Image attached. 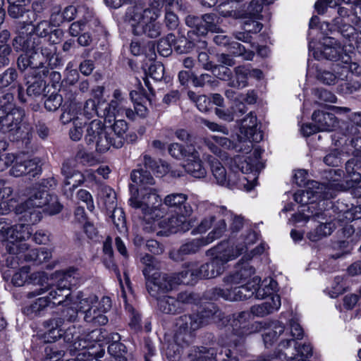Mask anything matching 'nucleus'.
Segmentation results:
<instances>
[{"mask_svg": "<svg viewBox=\"0 0 361 361\" xmlns=\"http://www.w3.org/2000/svg\"><path fill=\"white\" fill-rule=\"evenodd\" d=\"M63 323L64 319L61 317L51 318L44 322V326L47 329L46 338L48 342L54 341L62 336L61 329L60 328Z\"/></svg>", "mask_w": 361, "mask_h": 361, "instance_id": "nucleus-39", "label": "nucleus"}, {"mask_svg": "<svg viewBox=\"0 0 361 361\" xmlns=\"http://www.w3.org/2000/svg\"><path fill=\"white\" fill-rule=\"evenodd\" d=\"M10 256L6 259L7 265L16 268L23 262H31L35 264L37 249H30L26 243H13L8 246Z\"/></svg>", "mask_w": 361, "mask_h": 361, "instance_id": "nucleus-14", "label": "nucleus"}, {"mask_svg": "<svg viewBox=\"0 0 361 361\" xmlns=\"http://www.w3.org/2000/svg\"><path fill=\"white\" fill-rule=\"evenodd\" d=\"M303 192L307 195L305 197H302V205L309 204L307 211L319 212L322 211L321 209H316V205L314 204L315 199L328 200L333 198L336 194L335 191L329 186V185L320 184L316 190L313 191L311 189L303 190Z\"/></svg>", "mask_w": 361, "mask_h": 361, "instance_id": "nucleus-22", "label": "nucleus"}, {"mask_svg": "<svg viewBox=\"0 0 361 361\" xmlns=\"http://www.w3.org/2000/svg\"><path fill=\"white\" fill-rule=\"evenodd\" d=\"M228 51L234 56H242L245 60L251 61L254 57V52L247 51L244 46L234 41H231L228 46Z\"/></svg>", "mask_w": 361, "mask_h": 361, "instance_id": "nucleus-53", "label": "nucleus"}, {"mask_svg": "<svg viewBox=\"0 0 361 361\" xmlns=\"http://www.w3.org/2000/svg\"><path fill=\"white\" fill-rule=\"evenodd\" d=\"M34 71L32 74L26 76L27 95L32 99L42 94L46 87L44 78L48 76L49 68Z\"/></svg>", "mask_w": 361, "mask_h": 361, "instance_id": "nucleus-20", "label": "nucleus"}, {"mask_svg": "<svg viewBox=\"0 0 361 361\" xmlns=\"http://www.w3.org/2000/svg\"><path fill=\"white\" fill-rule=\"evenodd\" d=\"M206 159L209 164L211 171L217 184L232 188L238 185V178L236 173L232 171L227 174L226 169L215 157L207 155Z\"/></svg>", "mask_w": 361, "mask_h": 361, "instance_id": "nucleus-19", "label": "nucleus"}, {"mask_svg": "<svg viewBox=\"0 0 361 361\" xmlns=\"http://www.w3.org/2000/svg\"><path fill=\"white\" fill-rule=\"evenodd\" d=\"M312 119L316 123L318 131L331 132L338 126V120L332 113L324 111H314Z\"/></svg>", "mask_w": 361, "mask_h": 361, "instance_id": "nucleus-27", "label": "nucleus"}, {"mask_svg": "<svg viewBox=\"0 0 361 361\" xmlns=\"http://www.w3.org/2000/svg\"><path fill=\"white\" fill-rule=\"evenodd\" d=\"M129 202L132 207L141 209L145 215L153 219L162 218L169 212L175 213L176 215L167 220V227L171 233L185 232L190 229L188 218L192 215L193 209L188 202L186 194L173 192L161 200L156 190H149L142 201L132 197Z\"/></svg>", "mask_w": 361, "mask_h": 361, "instance_id": "nucleus-1", "label": "nucleus"}, {"mask_svg": "<svg viewBox=\"0 0 361 361\" xmlns=\"http://www.w3.org/2000/svg\"><path fill=\"white\" fill-rule=\"evenodd\" d=\"M214 297H221L231 301L243 300L252 298L256 291V286L252 281L245 285L234 288H214L213 290Z\"/></svg>", "mask_w": 361, "mask_h": 361, "instance_id": "nucleus-18", "label": "nucleus"}, {"mask_svg": "<svg viewBox=\"0 0 361 361\" xmlns=\"http://www.w3.org/2000/svg\"><path fill=\"white\" fill-rule=\"evenodd\" d=\"M263 252L262 247H257L250 253L244 255L237 264L234 272L224 278V282L227 285H233L246 281L255 272V268L250 264L249 261L254 255H260Z\"/></svg>", "mask_w": 361, "mask_h": 361, "instance_id": "nucleus-11", "label": "nucleus"}, {"mask_svg": "<svg viewBox=\"0 0 361 361\" xmlns=\"http://www.w3.org/2000/svg\"><path fill=\"white\" fill-rule=\"evenodd\" d=\"M185 23L188 26L194 28V32L198 35H204L206 30L202 25V17H199L193 15H188L185 18Z\"/></svg>", "mask_w": 361, "mask_h": 361, "instance_id": "nucleus-62", "label": "nucleus"}, {"mask_svg": "<svg viewBox=\"0 0 361 361\" xmlns=\"http://www.w3.org/2000/svg\"><path fill=\"white\" fill-rule=\"evenodd\" d=\"M314 56L318 60L325 59L336 61L341 59L345 63L348 62L349 59L347 55L343 56V49L340 44H327L326 42L324 43V46L320 50L314 52Z\"/></svg>", "mask_w": 361, "mask_h": 361, "instance_id": "nucleus-28", "label": "nucleus"}, {"mask_svg": "<svg viewBox=\"0 0 361 361\" xmlns=\"http://www.w3.org/2000/svg\"><path fill=\"white\" fill-rule=\"evenodd\" d=\"M98 196L107 210H111L116 207V192L110 187L102 186L98 192Z\"/></svg>", "mask_w": 361, "mask_h": 361, "instance_id": "nucleus-47", "label": "nucleus"}, {"mask_svg": "<svg viewBox=\"0 0 361 361\" xmlns=\"http://www.w3.org/2000/svg\"><path fill=\"white\" fill-rule=\"evenodd\" d=\"M111 209L112 214L111 215V218L115 228L120 233H126L127 232V226L123 210L117 207Z\"/></svg>", "mask_w": 361, "mask_h": 361, "instance_id": "nucleus-52", "label": "nucleus"}, {"mask_svg": "<svg viewBox=\"0 0 361 361\" xmlns=\"http://www.w3.org/2000/svg\"><path fill=\"white\" fill-rule=\"evenodd\" d=\"M41 44L42 39L38 37H35V35L32 32L19 33L13 38L12 42L13 47L16 51L24 53L37 51V49Z\"/></svg>", "mask_w": 361, "mask_h": 361, "instance_id": "nucleus-25", "label": "nucleus"}, {"mask_svg": "<svg viewBox=\"0 0 361 361\" xmlns=\"http://www.w3.org/2000/svg\"><path fill=\"white\" fill-rule=\"evenodd\" d=\"M18 68L23 72L30 68L27 74H32L34 71L48 68L44 65V61L37 51L20 54L17 60ZM37 71V72H38Z\"/></svg>", "mask_w": 361, "mask_h": 361, "instance_id": "nucleus-26", "label": "nucleus"}, {"mask_svg": "<svg viewBox=\"0 0 361 361\" xmlns=\"http://www.w3.org/2000/svg\"><path fill=\"white\" fill-rule=\"evenodd\" d=\"M190 343H179L174 340L173 343H169L165 350V355L169 361H180V355L183 352L185 346H188Z\"/></svg>", "mask_w": 361, "mask_h": 361, "instance_id": "nucleus-49", "label": "nucleus"}, {"mask_svg": "<svg viewBox=\"0 0 361 361\" xmlns=\"http://www.w3.org/2000/svg\"><path fill=\"white\" fill-rule=\"evenodd\" d=\"M18 73L14 68H9L0 74V89L13 87L17 82Z\"/></svg>", "mask_w": 361, "mask_h": 361, "instance_id": "nucleus-55", "label": "nucleus"}, {"mask_svg": "<svg viewBox=\"0 0 361 361\" xmlns=\"http://www.w3.org/2000/svg\"><path fill=\"white\" fill-rule=\"evenodd\" d=\"M198 149H195V156L187 157L186 164L184 165L185 170L187 173L196 178H202L205 177L207 171L202 165V162L200 158V152L198 150L202 151L203 146H198Z\"/></svg>", "mask_w": 361, "mask_h": 361, "instance_id": "nucleus-30", "label": "nucleus"}, {"mask_svg": "<svg viewBox=\"0 0 361 361\" xmlns=\"http://www.w3.org/2000/svg\"><path fill=\"white\" fill-rule=\"evenodd\" d=\"M44 293L49 306L52 308L61 306L66 307L73 305V295L71 293L70 287L66 284L63 286L58 285L56 287H44L38 288L32 291H30L27 294L28 298H32Z\"/></svg>", "mask_w": 361, "mask_h": 361, "instance_id": "nucleus-7", "label": "nucleus"}, {"mask_svg": "<svg viewBox=\"0 0 361 361\" xmlns=\"http://www.w3.org/2000/svg\"><path fill=\"white\" fill-rule=\"evenodd\" d=\"M111 136V146L120 148L124 143V135L128 130V124L123 119L116 118L114 124L107 128Z\"/></svg>", "mask_w": 361, "mask_h": 361, "instance_id": "nucleus-31", "label": "nucleus"}, {"mask_svg": "<svg viewBox=\"0 0 361 361\" xmlns=\"http://www.w3.org/2000/svg\"><path fill=\"white\" fill-rule=\"evenodd\" d=\"M359 241V234L354 236L353 239L338 240L334 244V249L338 251V253L332 255L334 259H338L342 256L350 253L353 247Z\"/></svg>", "mask_w": 361, "mask_h": 361, "instance_id": "nucleus-48", "label": "nucleus"}, {"mask_svg": "<svg viewBox=\"0 0 361 361\" xmlns=\"http://www.w3.org/2000/svg\"><path fill=\"white\" fill-rule=\"evenodd\" d=\"M202 25L206 30V34L208 31L213 32H219L221 31L220 27L218 26L219 18L216 14L207 13L202 16Z\"/></svg>", "mask_w": 361, "mask_h": 361, "instance_id": "nucleus-61", "label": "nucleus"}, {"mask_svg": "<svg viewBox=\"0 0 361 361\" xmlns=\"http://www.w3.org/2000/svg\"><path fill=\"white\" fill-rule=\"evenodd\" d=\"M160 16V3L152 2L148 8L135 5L128 9L126 20L133 28L135 35H146L150 38H157L162 32L161 25L157 22Z\"/></svg>", "mask_w": 361, "mask_h": 361, "instance_id": "nucleus-2", "label": "nucleus"}, {"mask_svg": "<svg viewBox=\"0 0 361 361\" xmlns=\"http://www.w3.org/2000/svg\"><path fill=\"white\" fill-rule=\"evenodd\" d=\"M39 164L40 159L37 157L30 159L17 157L10 170V173L15 177H19L32 173V176H35L41 171Z\"/></svg>", "mask_w": 361, "mask_h": 361, "instance_id": "nucleus-23", "label": "nucleus"}, {"mask_svg": "<svg viewBox=\"0 0 361 361\" xmlns=\"http://www.w3.org/2000/svg\"><path fill=\"white\" fill-rule=\"evenodd\" d=\"M47 307H49V304L45 296H43L36 299L30 305L25 306L22 311L24 314L30 319H34L44 314Z\"/></svg>", "mask_w": 361, "mask_h": 361, "instance_id": "nucleus-37", "label": "nucleus"}, {"mask_svg": "<svg viewBox=\"0 0 361 361\" xmlns=\"http://www.w3.org/2000/svg\"><path fill=\"white\" fill-rule=\"evenodd\" d=\"M286 331H288L286 338L296 342L295 340H300L303 338L304 331L300 324L295 319H290L288 326H285Z\"/></svg>", "mask_w": 361, "mask_h": 361, "instance_id": "nucleus-57", "label": "nucleus"}, {"mask_svg": "<svg viewBox=\"0 0 361 361\" xmlns=\"http://www.w3.org/2000/svg\"><path fill=\"white\" fill-rule=\"evenodd\" d=\"M168 151L176 159L187 158V157H197L195 156V148L191 145L183 147L177 142L171 143L168 147Z\"/></svg>", "mask_w": 361, "mask_h": 361, "instance_id": "nucleus-46", "label": "nucleus"}, {"mask_svg": "<svg viewBox=\"0 0 361 361\" xmlns=\"http://www.w3.org/2000/svg\"><path fill=\"white\" fill-rule=\"evenodd\" d=\"M348 73V69L347 67L342 68V73L339 75H335L334 73H331L328 71H324L318 74V79L323 83L326 85H334L336 82L337 79L343 80L345 78H347V75H343V73Z\"/></svg>", "mask_w": 361, "mask_h": 361, "instance_id": "nucleus-58", "label": "nucleus"}, {"mask_svg": "<svg viewBox=\"0 0 361 361\" xmlns=\"http://www.w3.org/2000/svg\"><path fill=\"white\" fill-rule=\"evenodd\" d=\"M188 269L183 270L180 272L173 274V277L174 279L175 286L180 284H189L192 281L196 280L191 276V272L193 269H196V266L193 263H190L188 265Z\"/></svg>", "mask_w": 361, "mask_h": 361, "instance_id": "nucleus-54", "label": "nucleus"}, {"mask_svg": "<svg viewBox=\"0 0 361 361\" xmlns=\"http://www.w3.org/2000/svg\"><path fill=\"white\" fill-rule=\"evenodd\" d=\"M333 209L338 211L343 218L348 220L358 219L361 218V204L349 207L348 205L338 201Z\"/></svg>", "mask_w": 361, "mask_h": 361, "instance_id": "nucleus-44", "label": "nucleus"}, {"mask_svg": "<svg viewBox=\"0 0 361 361\" xmlns=\"http://www.w3.org/2000/svg\"><path fill=\"white\" fill-rule=\"evenodd\" d=\"M140 262L145 266L142 274L146 281V288L152 297L157 298L160 294L169 293L176 288L173 275L159 271V263L154 257L146 254Z\"/></svg>", "mask_w": 361, "mask_h": 361, "instance_id": "nucleus-4", "label": "nucleus"}, {"mask_svg": "<svg viewBox=\"0 0 361 361\" xmlns=\"http://www.w3.org/2000/svg\"><path fill=\"white\" fill-rule=\"evenodd\" d=\"M63 336L64 341L68 345V350L71 355L82 351L78 354V356L81 355L85 356L87 343L80 338V333L74 325L68 327L64 331Z\"/></svg>", "mask_w": 361, "mask_h": 361, "instance_id": "nucleus-24", "label": "nucleus"}, {"mask_svg": "<svg viewBox=\"0 0 361 361\" xmlns=\"http://www.w3.org/2000/svg\"><path fill=\"white\" fill-rule=\"evenodd\" d=\"M200 317L197 314H185L176 318L174 322L173 339L178 342L190 343L195 332L202 328Z\"/></svg>", "mask_w": 361, "mask_h": 361, "instance_id": "nucleus-9", "label": "nucleus"}, {"mask_svg": "<svg viewBox=\"0 0 361 361\" xmlns=\"http://www.w3.org/2000/svg\"><path fill=\"white\" fill-rule=\"evenodd\" d=\"M28 198L21 204L24 216H30V221L37 223L40 221L41 213L35 209H43L44 212L50 215L59 213L63 206L59 202L58 197L49 194L47 190L41 188L40 185H35L30 189Z\"/></svg>", "mask_w": 361, "mask_h": 361, "instance_id": "nucleus-3", "label": "nucleus"}, {"mask_svg": "<svg viewBox=\"0 0 361 361\" xmlns=\"http://www.w3.org/2000/svg\"><path fill=\"white\" fill-rule=\"evenodd\" d=\"M157 300V309L159 312L166 314H176L180 313L178 302L175 297L170 295L159 296Z\"/></svg>", "mask_w": 361, "mask_h": 361, "instance_id": "nucleus-38", "label": "nucleus"}, {"mask_svg": "<svg viewBox=\"0 0 361 361\" xmlns=\"http://www.w3.org/2000/svg\"><path fill=\"white\" fill-rule=\"evenodd\" d=\"M85 140L87 145H94L100 153L106 152L111 146V133L99 119H94L87 125Z\"/></svg>", "mask_w": 361, "mask_h": 361, "instance_id": "nucleus-8", "label": "nucleus"}, {"mask_svg": "<svg viewBox=\"0 0 361 361\" xmlns=\"http://www.w3.org/2000/svg\"><path fill=\"white\" fill-rule=\"evenodd\" d=\"M240 133V140H245L243 142L245 153L251 151L252 142H259L262 140L263 135L257 128V116L252 112H250L241 120Z\"/></svg>", "mask_w": 361, "mask_h": 361, "instance_id": "nucleus-13", "label": "nucleus"}, {"mask_svg": "<svg viewBox=\"0 0 361 361\" xmlns=\"http://www.w3.org/2000/svg\"><path fill=\"white\" fill-rule=\"evenodd\" d=\"M297 344L289 338L281 341L277 347V356L281 360L295 359L297 355L306 358L312 356V347L310 343L298 346Z\"/></svg>", "mask_w": 361, "mask_h": 361, "instance_id": "nucleus-16", "label": "nucleus"}, {"mask_svg": "<svg viewBox=\"0 0 361 361\" xmlns=\"http://www.w3.org/2000/svg\"><path fill=\"white\" fill-rule=\"evenodd\" d=\"M180 312L185 310V306L195 303L197 300L195 294L189 292H180L176 297Z\"/></svg>", "mask_w": 361, "mask_h": 361, "instance_id": "nucleus-63", "label": "nucleus"}, {"mask_svg": "<svg viewBox=\"0 0 361 361\" xmlns=\"http://www.w3.org/2000/svg\"><path fill=\"white\" fill-rule=\"evenodd\" d=\"M130 178L135 184L140 187V190H144L141 199H139L138 188H134L133 185H130V198L132 197H136L139 201H142L143 196L148 192L149 190H154V188H147L149 185H154L155 180L150 173L146 170L142 169L133 170L130 174Z\"/></svg>", "mask_w": 361, "mask_h": 361, "instance_id": "nucleus-21", "label": "nucleus"}, {"mask_svg": "<svg viewBox=\"0 0 361 361\" xmlns=\"http://www.w3.org/2000/svg\"><path fill=\"white\" fill-rule=\"evenodd\" d=\"M63 103V97L61 94L55 93L50 94L44 100V107L49 111H56Z\"/></svg>", "mask_w": 361, "mask_h": 361, "instance_id": "nucleus-64", "label": "nucleus"}, {"mask_svg": "<svg viewBox=\"0 0 361 361\" xmlns=\"http://www.w3.org/2000/svg\"><path fill=\"white\" fill-rule=\"evenodd\" d=\"M281 307V298L279 295H274L265 302L252 306L250 314L255 317H264L276 311Z\"/></svg>", "mask_w": 361, "mask_h": 361, "instance_id": "nucleus-29", "label": "nucleus"}, {"mask_svg": "<svg viewBox=\"0 0 361 361\" xmlns=\"http://www.w3.org/2000/svg\"><path fill=\"white\" fill-rule=\"evenodd\" d=\"M334 25L335 26V29L337 30L338 32H340L341 35L346 39H350L355 35V28L345 21H343L341 18H334Z\"/></svg>", "mask_w": 361, "mask_h": 361, "instance_id": "nucleus-56", "label": "nucleus"}, {"mask_svg": "<svg viewBox=\"0 0 361 361\" xmlns=\"http://www.w3.org/2000/svg\"><path fill=\"white\" fill-rule=\"evenodd\" d=\"M160 8L165 7V11H172L177 9L184 13L189 12L190 5L183 0H161L159 1Z\"/></svg>", "mask_w": 361, "mask_h": 361, "instance_id": "nucleus-59", "label": "nucleus"}, {"mask_svg": "<svg viewBox=\"0 0 361 361\" xmlns=\"http://www.w3.org/2000/svg\"><path fill=\"white\" fill-rule=\"evenodd\" d=\"M255 160L250 157H244L242 156H236L234 158H230L228 164L233 173H236L238 178V183L242 180L250 181L249 178L245 177L244 174L255 172L254 176H256L257 166L255 163L259 159L260 152L258 149H255L253 152ZM256 177L254 178V179Z\"/></svg>", "mask_w": 361, "mask_h": 361, "instance_id": "nucleus-15", "label": "nucleus"}, {"mask_svg": "<svg viewBox=\"0 0 361 361\" xmlns=\"http://www.w3.org/2000/svg\"><path fill=\"white\" fill-rule=\"evenodd\" d=\"M196 314L200 317L202 326L211 322H216L221 319L222 317L221 311L214 303H207L200 312Z\"/></svg>", "mask_w": 361, "mask_h": 361, "instance_id": "nucleus-35", "label": "nucleus"}, {"mask_svg": "<svg viewBox=\"0 0 361 361\" xmlns=\"http://www.w3.org/2000/svg\"><path fill=\"white\" fill-rule=\"evenodd\" d=\"M180 361H216V353L213 348L192 347L187 352V357Z\"/></svg>", "mask_w": 361, "mask_h": 361, "instance_id": "nucleus-32", "label": "nucleus"}, {"mask_svg": "<svg viewBox=\"0 0 361 361\" xmlns=\"http://www.w3.org/2000/svg\"><path fill=\"white\" fill-rule=\"evenodd\" d=\"M73 302L78 310L85 314L88 307H92L98 302V298L95 295H85L82 292H78L75 295H73Z\"/></svg>", "mask_w": 361, "mask_h": 361, "instance_id": "nucleus-42", "label": "nucleus"}, {"mask_svg": "<svg viewBox=\"0 0 361 361\" xmlns=\"http://www.w3.org/2000/svg\"><path fill=\"white\" fill-rule=\"evenodd\" d=\"M336 228V225L332 221L321 223L315 229L307 233V238L313 242H317L331 233Z\"/></svg>", "mask_w": 361, "mask_h": 361, "instance_id": "nucleus-41", "label": "nucleus"}, {"mask_svg": "<svg viewBox=\"0 0 361 361\" xmlns=\"http://www.w3.org/2000/svg\"><path fill=\"white\" fill-rule=\"evenodd\" d=\"M360 167V164L356 158H352L345 163V184L336 183L334 182L338 180L343 174V171L331 170L330 173L334 172L335 177H331L333 179V183H329V186L333 188H335L337 190H346L349 188H353L356 184L361 181V174L357 171Z\"/></svg>", "mask_w": 361, "mask_h": 361, "instance_id": "nucleus-12", "label": "nucleus"}, {"mask_svg": "<svg viewBox=\"0 0 361 361\" xmlns=\"http://www.w3.org/2000/svg\"><path fill=\"white\" fill-rule=\"evenodd\" d=\"M250 318V312L246 311L233 315L231 324L226 327V332L232 333L228 344L235 347L241 346L244 342L243 338L253 332V326L249 324Z\"/></svg>", "mask_w": 361, "mask_h": 361, "instance_id": "nucleus-10", "label": "nucleus"}, {"mask_svg": "<svg viewBox=\"0 0 361 361\" xmlns=\"http://www.w3.org/2000/svg\"><path fill=\"white\" fill-rule=\"evenodd\" d=\"M44 40L42 39V44L39 46L37 52L40 54L44 63L48 61L50 66L56 67L60 64L61 60L56 56V47L48 43L44 44Z\"/></svg>", "mask_w": 361, "mask_h": 361, "instance_id": "nucleus-40", "label": "nucleus"}, {"mask_svg": "<svg viewBox=\"0 0 361 361\" xmlns=\"http://www.w3.org/2000/svg\"><path fill=\"white\" fill-rule=\"evenodd\" d=\"M30 229L29 224H20L12 226L8 231L9 243L7 247L8 248V246L12 245L13 243H25V240L31 235Z\"/></svg>", "mask_w": 361, "mask_h": 361, "instance_id": "nucleus-33", "label": "nucleus"}, {"mask_svg": "<svg viewBox=\"0 0 361 361\" xmlns=\"http://www.w3.org/2000/svg\"><path fill=\"white\" fill-rule=\"evenodd\" d=\"M234 77L228 82V86L238 90L247 86V80L250 75L249 66H238L233 69Z\"/></svg>", "mask_w": 361, "mask_h": 361, "instance_id": "nucleus-34", "label": "nucleus"}, {"mask_svg": "<svg viewBox=\"0 0 361 361\" xmlns=\"http://www.w3.org/2000/svg\"><path fill=\"white\" fill-rule=\"evenodd\" d=\"M288 335V331H286L285 326L281 322H276L274 323L271 329H269L263 334V340L265 345H271L280 336L282 337L281 341L285 340Z\"/></svg>", "mask_w": 361, "mask_h": 361, "instance_id": "nucleus-36", "label": "nucleus"}, {"mask_svg": "<svg viewBox=\"0 0 361 361\" xmlns=\"http://www.w3.org/2000/svg\"><path fill=\"white\" fill-rule=\"evenodd\" d=\"M243 250V247H237L235 254H234L233 250L227 249L221 252L219 247L209 250L207 252H212L213 253H216V255L212 257L209 262L193 269L191 272V276L193 279H199L216 278L224 273L226 264L238 257Z\"/></svg>", "mask_w": 361, "mask_h": 361, "instance_id": "nucleus-5", "label": "nucleus"}, {"mask_svg": "<svg viewBox=\"0 0 361 361\" xmlns=\"http://www.w3.org/2000/svg\"><path fill=\"white\" fill-rule=\"evenodd\" d=\"M3 133H8L13 139L22 140L28 147L33 138L32 126L25 120V112L20 109H13L6 112L1 129Z\"/></svg>", "mask_w": 361, "mask_h": 361, "instance_id": "nucleus-6", "label": "nucleus"}, {"mask_svg": "<svg viewBox=\"0 0 361 361\" xmlns=\"http://www.w3.org/2000/svg\"><path fill=\"white\" fill-rule=\"evenodd\" d=\"M210 243V240L204 237L194 239L182 245L178 250L180 255H187L195 254L198 252L201 247Z\"/></svg>", "mask_w": 361, "mask_h": 361, "instance_id": "nucleus-43", "label": "nucleus"}, {"mask_svg": "<svg viewBox=\"0 0 361 361\" xmlns=\"http://www.w3.org/2000/svg\"><path fill=\"white\" fill-rule=\"evenodd\" d=\"M202 25L206 30V34L208 31L213 32H219L221 31L220 27L218 26L219 18L216 14L207 13L202 16Z\"/></svg>", "mask_w": 361, "mask_h": 361, "instance_id": "nucleus-60", "label": "nucleus"}, {"mask_svg": "<svg viewBox=\"0 0 361 361\" xmlns=\"http://www.w3.org/2000/svg\"><path fill=\"white\" fill-rule=\"evenodd\" d=\"M111 307L110 298L103 297L99 302L85 310L83 319L92 326L105 325L109 321L106 313L110 310Z\"/></svg>", "mask_w": 361, "mask_h": 361, "instance_id": "nucleus-17", "label": "nucleus"}, {"mask_svg": "<svg viewBox=\"0 0 361 361\" xmlns=\"http://www.w3.org/2000/svg\"><path fill=\"white\" fill-rule=\"evenodd\" d=\"M80 106L75 102H71L68 106L64 104L63 106V113L60 116V121L63 124H68L71 121H79L78 114Z\"/></svg>", "mask_w": 361, "mask_h": 361, "instance_id": "nucleus-50", "label": "nucleus"}, {"mask_svg": "<svg viewBox=\"0 0 361 361\" xmlns=\"http://www.w3.org/2000/svg\"><path fill=\"white\" fill-rule=\"evenodd\" d=\"M143 164L146 169L152 171L159 176L166 174L169 171V166L161 159H155L149 154H144Z\"/></svg>", "mask_w": 361, "mask_h": 361, "instance_id": "nucleus-45", "label": "nucleus"}, {"mask_svg": "<svg viewBox=\"0 0 361 361\" xmlns=\"http://www.w3.org/2000/svg\"><path fill=\"white\" fill-rule=\"evenodd\" d=\"M108 352L110 355L109 360L127 361L126 357V347L120 342H111L108 347Z\"/></svg>", "mask_w": 361, "mask_h": 361, "instance_id": "nucleus-51", "label": "nucleus"}]
</instances>
